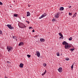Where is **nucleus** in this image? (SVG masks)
Masks as SVG:
<instances>
[{"instance_id":"obj_43","label":"nucleus","mask_w":78,"mask_h":78,"mask_svg":"<svg viewBox=\"0 0 78 78\" xmlns=\"http://www.w3.org/2000/svg\"><path fill=\"white\" fill-rule=\"evenodd\" d=\"M29 7H30V6L28 5Z\"/></svg>"},{"instance_id":"obj_22","label":"nucleus","mask_w":78,"mask_h":78,"mask_svg":"<svg viewBox=\"0 0 78 78\" xmlns=\"http://www.w3.org/2000/svg\"><path fill=\"white\" fill-rule=\"evenodd\" d=\"M27 56L28 57V58H30L31 57V55H27Z\"/></svg>"},{"instance_id":"obj_29","label":"nucleus","mask_w":78,"mask_h":78,"mask_svg":"<svg viewBox=\"0 0 78 78\" xmlns=\"http://www.w3.org/2000/svg\"><path fill=\"white\" fill-rule=\"evenodd\" d=\"M0 5H3V3H2V2H0Z\"/></svg>"},{"instance_id":"obj_9","label":"nucleus","mask_w":78,"mask_h":78,"mask_svg":"<svg viewBox=\"0 0 78 78\" xmlns=\"http://www.w3.org/2000/svg\"><path fill=\"white\" fill-rule=\"evenodd\" d=\"M62 44L63 45H68V44H68V43H67V42H66V41H64L62 43Z\"/></svg>"},{"instance_id":"obj_2","label":"nucleus","mask_w":78,"mask_h":78,"mask_svg":"<svg viewBox=\"0 0 78 78\" xmlns=\"http://www.w3.org/2000/svg\"><path fill=\"white\" fill-rule=\"evenodd\" d=\"M7 26L8 27V28H9L10 30L14 29V27L11 26V25L8 24Z\"/></svg>"},{"instance_id":"obj_21","label":"nucleus","mask_w":78,"mask_h":78,"mask_svg":"<svg viewBox=\"0 0 78 78\" xmlns=\"http://www.w3.org/2000/svg\"><path fill=\"white\" fill-rule=\"evenodd\" d=\"M13 16L14 17H17L18 16V15L17 14H14Z\"/></svg>"},{"instance_id":"obj_25","label":"nucleus","mask_w":78,"mask_h":78,"mask_svg":"<svg viewBox=\"0 0 78 78\" xmlns=\"http://www.w3.org/2000/svg\"><path fill=\"white\" fill-rule=\"evenodd\" d=\"M2 34V31L0 30V34Z\"/></svg>"},{"instance_id":"obj_19","label":"nucleus","mask_w":78,"mask_h":78,"mask_svg":"<svg viewBox=\"0 0 78 78\" xmlns=\"http://www.w3.org/2000/svg\"><path fill=\"white\" fill-rule=\"evenodd\" d=\"M69 41H72V37H70L69 39Z\"/></svg>"},{"instance_id":"obj_10","label":"nucleus","mask_w":78,"mask_h":78,"mask_svg":"<svg viewBox=\"0 0 78 78\" xmlns=\"http://www.w3.org/2000/svg\"><path fill=\"white\" fill-rule=\"evenodd\" d=\"M58 70L59 72H62V68L61 67H60L59 68Z\"/></svg>"},{"instance_id":"obj_28","label":"nucleus","mask_w":78,"mask_h":78,"mask_svg":"<svg viewBox=\"0 0 78 78\" xmlns=\"http://www.w3.org/2000/svg\"><path fill=\"white\" fill-rule=\"evenodd\" d=\"M71 67L72 69H73V65L71 66Z\"/></svg>"},{"instance_id":"obj_20","label":"nucleus","mask_w":78,"mask_h":78,"mask_svg":"<svg viewBox=\"0 0 78 78\" xmlns=\"http://www.w3.org/2000/svg\"><path fill=\"white\" fill-rule=\"evenodd\" d=\"M57 56H59L60 55H59V52H57Z\"/></svg>"},{"instance_id":"obj_7","label":"nucleus","mask_w":78,"mask_h":78,"mask_svg":"<svg viewBox=\"0 0 78 78\" xmlns=\"http://www.w3.org/2000/svg\"><path fill=\"white\" fill-rule=\"evenodd\" d=\"M20 27L21 28H25L26 27L25 26V25H24V24H21L20 26Z\"/></svg>"},{"instance_id":"obj_18","label":"nucleus","mask_w":78,"mask_h":78,"mask_svg":"<svg viewBox=\"0 0 78 78\" xmlns=\"http://www.w3.org/2000/svg\"><path fill=\"white\" fill-rule=\"evenodd\" d=\"M46 72H47V71L46 70H45V72L42 74V75L43 76L45 74Z\"/></svg>"},{"instance_id":"obj_6","label":"nucleus","mask_w":78,"mask_h":78,"mask_svg":"<svg viewBox=\"0 0 78 78\" xmlns=\"http://www.w3.org/2000/svg\"><path fill=\"white\" fill-rule=\"evenodd\" d=\"M60 14V13L58 12L57 13H56L55 14V17L56 18V19H58V18H59V14Z\"/></svg>"},{"instance_id":"obj_26","label":"nucleus","mask_w":78,"mask_h":78,"mask_svg":"<svg viewBox=\"0 0 78 78\" xmlns=\"http://www.w3.org/2000/svg\"><path fill=\"white\" fill-rule=\"evenodd\" d=\"M47 66V64H46L45 63L43 64L44 66Z\"/></svg>"},{"instance_id":"obj_37","label":"nucleus","mask_w":78,"mask_h":78,"mask_svg":"<svg viewBox=\"0 0 78 78\" xmlns=\"http://www.w3.org/2000/svg\"><path fill=\"white\" fill-rule=\"evenodd\" d=\"M59 38H60V39H61V37H60Z\"/></svg>"},{"instance_id":"obj_40","label":"nucleus","mask_w":78,"mask_h":78,"mask_svg":"<svg viewBox=\"0 0 78 78\" xmlns=\"http://www.w3.org/2000/svg\"><path fill=\"white\" fill-rule=\"evenodd\" d=\"M26 21L27 22H28L27 21Z\"/></svg>"},{"instance_id":"obj_42","label":"nucleus","mask_w":78,"mask_h":78,"mask_svg":"<svg viewBox=\"0 0 78 78\" xmlns=\"http://www.w3.org/2000/svg\"><path fill=\"white\" fill-rule=\"evenodd\" d=\"M23 18H25V17H24V16L23 17Z\"/></svg>"},{"instance_id":"obj_27","label":"nucleus","mask_w":78,"mask_h":78,"mask_svg":"<svg viewBox=\"0 0 78 78\" xmlns=\"http://www.w3.org/2000/svg\"><path fill=\"white\" fill-rule=\"evenodd\" d=\"M69 16H72V13L69 12Z\"/></svg>"},{"instance_id":"obj_30","label":"nucleus","mask_w":78,"mask_h":78,"mask_svg":"<svg viewBox=\"0 0 78 78\" xmlns=\"http://www.w3.org/2000/svg\"><path fill=\"white\" fill-rule=\"evenodd\" d=\"M55 20H55V19L52 20V21H53V22H55Z\"/></svg>"},{"instance_id":"obj_3","label":"nucleus","mask_w":78,"mask_h":78,"mask_svg":"<svg viewBox=\"0 0 78 78\" xmlns=\"http://www.w3.org/2000/svg\"><path fill=\"white\" fill-rule=\"evenodd\" d=\"M65 47L66 49H69L71 47V46L70 45H65Z\"/></svg>"},{"instance_id":"obj_8","label":"nucleus","mask_w":78,"mask_h":78,"mask_svg":"<svg viewBox=\"0 0 78 78\" xmlns=\"http://www.w3.org/2000/svg\"><path fill=\"white\" fill-rule=\"evenodd\" d=\"M19 66L20 68H23V64L22 63H20Z\"/></svg>"},{"instance_id":"obj_5","label":"nucleus","mask_w":78,"mask_h":78,"mask_svg":"<svg viewBox=\"0 0 78 78\" xmlns=\"http://www.w3.org/2000/svg\"><path fill=\"white\" fill-rule=\"evenodd\" d=\"M35 55H37L38 57H39V56H40V52H39V51H36Z\"/></svg>"},{"instance_id":"obj_13","label":"nucleus","mask_w":78,"mask_h":78,"mask_svg":"<svg viewBox=\"0 0 78 78\" xmlns=\"http://www.w3.org/2000/svg\"><path fill=\"white\" fill-rule=\"evenodd\" d=\"M40 41L41 42H44L45 41V39L43 38H41L40 39Z\"/></svg>"},{"instance_id":"obj_34","label":"nucleus","mask_w":78,"mask_h":78,"mask_svg":"<svg viewBox=\"0 0 78 78\" xmlns=\"http://www.w3.org/2000/svg\"><path fill=\"white\" fill-rule=\"evenodd\" d=\"M27 23H28V24H29L30 23V22H29V21H28V22H27Z\"/></svg>"},{"instance_id":"obj_31","label":"nucleus","mask_w":78,"mask_h":78,"mask_svg":"<svg viewBox=\"0 0 78 78\" xmlns=\"http://www.w3.org/2000/svg\"><path fill=\"white\" fill-rule=\"evenodd\" d=\"M12 38H13V39H15V38H16V37L13 36Z\"/></svg>"},{"instance_id":"obj_41","label":"nucleus","mask_w":78,"mask_h":78,"mask_svg":"<svg viewBox=\"0 0 78 78\" xmlns=\"http://www.w3.org/2000/svg\"><path fill=\"white\" fill-rule=\"evenodd\" d=\"M16 41H17V39H16Z\"/></svg>"},{"instance_id":"obj_32","label":"nucleus","mask_w":78,"mask_h":78,"mask_svg":"<svg viewBox=\"0 0 78 78\" xmlns=\"http://www.w3.org/2000/svg\"><path fill=\"white\" fill-rule=\"evenodd\" d=\"M31 28H32V27H29V29H31Z\"/></svg>"},{"instance_id":"obj_36","label":"nucleus","mask_w":78,"mask_h":78,"mask_svg":"<svg viewBox=\"0 0 78 78\" xmlns=\"http://www.w3.org/2000/svg\"><path fill=\"white\" fill-rule=\"evenodd\" d=\"M5 78H8V77H6V76H5Z\"/></svg>"},{"instance_id":"obj_14","label":"nucleus","mask_w":78,"mask_h":78,"mask_svg":"<svg viewBox=\"0 0 78 78\" xmlns=\"http://www.w3.org/2000/svg\"><path fill=\"white\" fill-rule=\"evenodd\" d=\"M64 8L63 7H61L59 9V10L61 11H63L64 10Z\"/></svg>"},{"instance_id":"obj_24","label":"nucleus","mask_w":78,"mask_h":78,"mask_svg":"<svg viewBox=\"0 0 78 78\" xmlns=\"http://www.w3.org/2000/svg\"><path fill=\"white\" fill-rule=\"evenodd\" d=\"M7 62L8 64H11V62H10L9 61H7Z\"/></svg>"},{"instance_id":"obj_1","label":"nucleus","mask_w":78,"mask_h":78,"mask_svg":"<svg viewBox=\"0 0 78 78\" xmlns=\"http://www.w3.org/2000/svg\"><path fill=\"white\" fill-rule=\"evenodd\" d=\"M7 49L9 52H10V51H11V50L12 49V47L11 46H7Z\"/></svg>"},{"instance_id":"obj_17","label":"nucleus","mask_w":78,"mask_h":78,"mask_svg":"<svg viewBox=\"0 0 78 78\" xmlns=\"http://www.w3.org/2000/svg\"><path fill=\"white\" fill-rule=\"evenodd\" d=\"M76 12L73 14V17H76Z\"/></svg>"},{"instance_id":"obj_15","label":"nucleus","mask_w":78,"mask_h":78,"mask_svg":"<svg viewBox=\"0 0 78 78\" xmlns=\"http://www.w3.org/2000/svg\"><path fill=\"white\" fill-rule=\"evenodd\" d=\"M30 16V12H27V17H28V16Z\"/></svg>"},{"instance_id":"obj_12","label":"nucleus","mask_w":78,"mask_h":78,"mask_svg":"<svg viewBox=\"0 0 78 78\" xmlns=\"http://www.w3.org/2000/svg\"><path fill=\"white\" fill-rule=\"evenodd\" d=\"M23 45V42H21L19 44V46H21V45Z\"/></svg>"},{"instance_id":"obj_33","label":"nucleus","mask_w":78,"mask_h":78,"mask_svg":"<svg viewBox=\"0 0 78 78\" xmlns=\"http://www.w3.org/2000/svg\"><path fill=\"white\" fill-rule=\"evenodd\" d=\"M35 31L34 30H32V32H33V33Z\"/></svg>"},{"instance_id":"obj_11","label":"nucleus","mask_w":78,"mask_h":78,"mask_svg":"<svg viewBox=\"0 0 78 78\" xmlns=\"http://www.w3.org/2000/svg\"><path fill=\"white\" fill-rule=\"evenodd\" d=\"M58 34H59V36L61 37V38L63 39V35H62V34L61 33H59Z\"/></svg>"},{"instance_id":"obj_38","label":"nucleus","mask_w":78,"mask_h":78,"mask_svg":"<svg viewBox=\"0 0 78 78\" xmlns=\"http://www.w3.org/2000/svg\"><path fill=\"white\" fill-rule=\"evenodd\" d=\"M13 2H14V3H15V1H13Z\"/></svg>"},{"instance_id":"obj_4","label":"nucleus","mask_w":78,"mask_h":78,"mask_svg":"<svg viewBox=\"0 0 78 78\" xmlns=\"http://www.w3.org/2000/svg\"><path fill=\"white\" fill-rule=\"evenodd\" d=\"M46 16H47V14L44 13L43 15H42L39 18V19H42V18L44 17H45Z\"/></svg>"},{"instance_id":"obj_39","label":"nucleus","mask_w":78,"mask_h":78,"mask_svg":"<svg viewBox=\"0 0 78 78\" xmlns=\"http://www.w3.org/2000/svg\"><path fill=\"white\" fill-rule=\"evenodd\" d=\"M10 6V7H11H11H12V6Z\"/></svg>"},{"instance_id":"obj_23","label":"nucleus","mask_w":78,"mask_h":78,"mask_svg":"<svg viewBox=\"0 0 78 78\" xmlns=\"http://www.w3.org/2000/svg\"><path fill=\"white\" fill-rule=\"evenodd\" d=\"M66 61H68V60H69V58H66Z\"/></svg>"},{"instance_id":"obj_35","label":"nucleus","mask_w":78,"mask_h":78,"mask_svg":"<svg viewBox=\"0 0 78 78\" xmlns=\"http://www.w3.org/2000/svg\"><path fill=\"white\" fill-rule=\"evenodd\" d=\"M71 7H72V6H70L69 7V8H71Z\"/></svg>"},{"instance_id":"obj_16","label":"nucleus","mask_w":78,"mask_h":78,"mask_svg":"<svg viewBox=\"0 0 78 78\" xmlns=\"http://www.w3.org/2000/svg\"><path fill=\"white\" fill-rule=\"evenodd\" d=\"M69 50H70L71 51H73V50H75V49H74V48H71V49H70Z\"/></svg>"}]
</instances>
